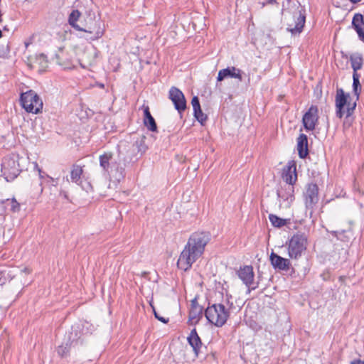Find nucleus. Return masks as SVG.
I'll return each instance as SVG.
<instances>
[{
    "instance_id": "obj_13",
    "label": "nucleus",
    "mask_w": 364,
    "mask_h": 364,
    "mask_svg": "<svg viewBox=\"0 0 364 364\" xmlns=\"http://www.w3.org/2000/svg\"><path fill=\"white\" fill-rule=\"evenodd\" d=\"M169 99L173 103L175 109L181 114L186 109V100L183 93L178 88L172 87L169 90Z\"/></svg>"
},
{
    "instance_id": "obj_25",
    "label": "nucleus",
    "mask_w": 364,
    "mask_h": 364,
    "mask_svg": "<svg viewBox=\"0 0 364 364\" xmlns=\"http://www.w3.org/2000/svg\"><path fill=\"white\" fill-rule=\"evenodd\" d=\"M294 191L293 186L288 185L287 187L285 188L284 192L282 191H279L277 192V196L279 198L283 199L284 200L291 203L294 200Z\"/></svg>"
},
{
    "instance_id": "obj_19",
    "label": "nucleus",
    "mask_w": 364,
    "mask_h": 364,
    "mask_svg": "<svg viewBox=\"0 0 364 364\" xmlns=\"http://www.w3.org/2000/svg\"><path fill=\"white\" fill-rule=\"evenodd\" d=\"M352 26L357 33L360 40H364V17L360 14H355L352 19Z\"/></svg>"
},
{
    "instance_id": "obj_26",
    "label": "nucleus",
    "mask_w": 364,
    "mask_h": 364,
    "mask_svg": "<svg viewBox=\"0 0 364 364\" xmlns=\"http://www.w3.org/2000/svg\"><path fill=\"white\" fill-rule=\"evenodd\" d=\"M83 170L82 168L78 165H73V168L70 172V178L71 181L73 183H75L80 185L81 181V176L82 174Z\"/></svg>"
},
{
    "instance_id": "obj_38",
    "label": "nucleus",
    "mask_w": 364,
    "mask_h": 364,
    "mask_svg": "<svg viewBox=\"0 0 364 364\" xmlns=\"http://www.w3.org/2000/svg\"><path fill=\"white\" fill-rule=\"evenodd\" d=\"M277 0H267V2L263 3L262 6H264L267 4H277Z\"/></svg>"
},
{
    "instance_id": "obj_8",
    "label": "nucleus",
    "mask_w": 364,
    "mask_h": 364,
    "mask_svg": "<svg viewBox=\"0 0 364 364\" xmlns=\"http://www.w3.org/2000/svg\"><path fill=\"white\" fill-rule=\"evenodd\" d=\"M289 19L287 23V31L291 35L300 34L304 28L306 22V16L300 10H296L293 12H288Z\"/></svg>"
},
{
    "instance_id": "obj_30",
    "label": "nucleus",
    "mask_w": 364,
    "mask_h": 364,
    "mask_svg": "<svg viewBox=\"0 0 364 364\" xmlns=\"http://www.w3.org/2000/svg\"><path fill=\"white\" fill-rule=\"evenodd\" d=\"M193 114L196 119L201 124H203L206 120H207V115L205 114L203 112L201 108H199V110L197 109H193Z\"/></svg>"
},
{
    "instance_id": "obj_34",
    "label": "nucleus",
    "mask_w": 364,
    "mask_h": 364,
    "mask_svg": "<svg viewBox=\"0 0 364 364\" xmlns=\"http://www.w3.org/2000/svg\"><path fill=\"white\" fill-rule=\"evenodd\" d=\"M191 105L193 106V109H198L199 110V108L200 107V105L199 99L197 96H194L192 98Z\"/></svg>"
},
{
    "instance_id": "obj_29",
    "label": "nucleus",
    "mask_w": 364,
    "mask_h": 364,
    "mask_svg": "<svg viewBox=\"0 0 364 364\" xmlns=\"http://www.w3.org/2000/svg\"><path fill=\"white\" fill-rule=\"evenodd\" d=\"M36 63L39 65L41 71H44L48 67V60L46 55L41 53L36 57Z\"/></svg>"
},
{
    "instance_id": "obj_11",
    "label": "nucleus",
    "mask_w": 364,
    "mask_h": 364,
    "mask_svg": "<svg viewBox=\"0 0 364 364\" xmlns=\"http://www.w3.org/2000/svg\"><path fill=\"white\" fill-rule=\"evenodd\" d=\"M318 121V109L316 105H311L304 114L302 123L307 131H313Z\"/></svg>"
},
{
    "instance_id": "obj_12",
    "label": "nucleus",
    "mask_w": 364,
    "mask_h": 364,
    "mask_svg": "<svg viewBox=\"0 0 364 364\" xmlns=\"http://www.w3.org/2000/svg\"><path fill=\"white\" fill-rule=\"evenodd\" d=\"M305 205L309 210H313L318 201V188L316 183H309L304 193Z\"/></svg>"
},
{
    "instance_id": "obj_35",
    "label": "nucleus",
    "mask_w": 364,
    "mask_h": 364,
    "mask_svg": "<svg viewBox=\"0 0 364 364\" xmlns=\"http://www.w3.org/2000/svg\"><path fill=\"white\" fill-rule=\"evenodd\" d=\"M154 313L155 318H157L159 321H161L164 323H167L168 322V318H166L163 316H159L156 313V311H155L154 309Z\"/></svg>"
},
{
    "instance_id": "obj_7",
    "label": "nucleus",
    "mask_w": 364,
    "mask_h": 364,
    "mask_svg": "<svg viewBox=\"0 0 364 364\" xmlns=\"http://www.w3.org/2000/svg\"><path fill=\"white\" fill-rule=\"evenodd\" d=\"M18 159V156L12 154L6 156L2 160L1 173L7 181L15 179L21 172Z\"/></svg>"
},
{
    "instance_id": "obj_6",
    "label": "nucleus",
    "mask_w": 364,
    "mask_h": 364,
    "mask_svg": "<svg viewBox=\"0 0 364 364\" xmlns=\"http://www.w3.org/2000/svg\"><path fill=\"white\" fill-rule=\"evenodd\" d=\"M350 98V95L345 94L343 89H338L337 90L336 95V115L339 119H341L343 117L344 114V107L346 106V119L350 117L355 107H356V100L350 103V102L348 101V99Z\"/></svg>"
},
{
    "instance_id": "obj_39",
    "label": "nucleus",
    "mask_w": 364,
    "mask_h": 364,
    "mask_svg": "<svg viewBox=\"0 0 364 364\" xmlns=\"http://www.w3.org/2000/svg\"><path fill=\"white\" fill-rule=\"evenodd\" d=\"M350 364H364V361L360 359H355L351 361Z\"/></svg>"
},
{
    "instance_id": "obj_23",
    "label": "nucleus",
    "mask_w": 364,
    "mask_h": 364,
    "mask_svg": "<svg viewBox=\"0 0 364 364\" xmlns=\"http://www.w3.org/2000/svg\"><path fill=\"white\" fill-rule=\"evenodd\" d=\"M350 62L353 70V73H358V70H360L363 65V55L359 53H354L350 55Z\"/></svg>"
},
{
    "instance_id": "obj_18",
    "label": "nucleus",
    "mask_w": 364,
    "mask_h": 364,
    "mask_svg": "<svg viewBox=\"0 0 364 364\" xmlns=\"http://www.w3.org/2000/svg\"><path fill=\"white\" fill-rule=\"evenodd\" d=\"M187 341L188 344L192 347L195 356L198 358L203 343L196 328L191 330L189 336L187 337Z\"/></svg>"
},
{
    "instance_id": "obj_40",
    "label": "nucleus",
    "mask_w": 364,
    "mask_h": 364,
    "mask_svg": "<svg viewBox=\"0 0 364 364\" xmlns=\"http://www.w3.org/2000/svg\"><path fill=\"white\" fill-rule=\"evenodd\" d=\"M352 3H358L359 1H360L361 0H350Z\"/></svg>"
},
{
    "instance_id": "obj_16",
    "label": "nucleus",
    "mask_w": 364,
    "mask_h": 364,
    "mask_svg": "<svg viewBox=\"0 0 364 364\" xmlns=\"http://www.w3.org/2000/svg\"><path fill=\"white\" fill-rule=\"evenodd\" d=\"M191 307L188 314V321L191 324L196 325L203 317V308L200 306L195 298L191 301Z\"/></svg>"
},
{
    "instance_id": "obj_32",
    "label": "nucleus",
    "mask_w": 364,
    "mask_h": 364,
    "mask_svg": "<svg viewBox=\"0 0 364 364\" xmlns=\"http://www.w3.org/2000/svg\"><path fill=\"white\" fill-rule=\"evenodd\" d=\"M331 233L332 234L333 236H334L338 240H340L341 241H348L349 240V237L346 235V230H343L341 231H331Z\"/></svg>"
},
{
    "instance_id": "obj_1",
    "label": "nucleus",
    "mask_w": 364,
    "mask_h": 364,
    "mask_svg": "<svg viewBox=\"0 0 364 364\" xmlns=\"http://www.w3.org/2000/svg\"><path fill=\"white\" fill-rule=\"evenodd\" d=\"M210 240V234L208 232H196L191 234L178 259V269L185 272L189 270L193 264L202 256Z\"/></svg>"
},
{
    "instance_id": "obj_9",
    "label": "nucleus",
    "mask_w": 364,
    "mask_h": 364,
    "mask_svg": "<svg viewBox=\"0 0 364 364\" xmlns=\"http://www.w3.org/2000/svg\"><path fill=\"white\" fill-rule=\"evenodd\" d=\"M237 274L243 284L248 288V293L258 288L259 282L255 281V272L252 266L245 265L240 267L237 272Z\"/></svg>"
},
{
    "instance_id": "obj_37",
    "label": "nucleus",
    "mask_w": 364,
    "mask_h": 364,
    "mask_svg": "<svg viewBox=\"0 0 364 364\" xmlns=\"http://www.w3.org/2000/svg\"><path fill=\"white\" fill-rule=\"evenodd\" d=\"M36 166V169H37V170H38V171L39 177H40L41 178H44V175H45V173H44L41 171V169L38 167V164H36V166Z\"/></svg>"
},
{
    "instance_id": "obj_21",
    "label": "nucleus",
    "mask_w": 364,
    "mask_h": 364,
    "mask_svg": "<svg viewBox=\"0 0 364 364\" xmlns=\"http://www.w3.org/2000/svg\"><path fill=\"white\" fill-rule=\"evenodd\" d=\"M144 124L146 128L153 132H157V125L154 118L152 117L149 106L143 105Z\"/></svg>"
},
{
    "instance_id": "obj_14",
    "label": "nucleus",
    "mask_w": 364,
    "mask_h": 364,
    "mask_svg": "<svg viewBox=\"0 0 364 364\" xmlns=\"http://www.w3.org/2000/svg\"><path fill=\"white\" fill-rule=\"evenodd\" d=\"M242 73V70L235 66L228 67L219 70L217 80L221 82L225 78H234L237 79L238 82H242L243 80Z\"/></svg>"
},
{
    "instance_id": "obj_5",
    "label": "nucleus",
    "mask_w": 364,
    "mask_h": 364,
    "mask_svg": "<svg viewBox=\"0 0 364 364\" xmlns=\"http://www.w3.org/2000/svg\"><path fill=\"white\" fill-rule=\"evenodd\" d=\"M20 102L22 107L27 112L38 114L43 109V101L37 93L31 90L21 95Z\"/></svg>"
},
{
    "instance_id": "obj_27",
    "label": "nucleus",
    "mask_w": 364,
    "mask_h": 364,
    "mask_svg": "<svg viewBox=\"0 0 364 364\" xmlns=\"http://www.w3.org/2000/svg\"><path fill=\"white\" fill-rule=\"evenodd\" d=\"M359 79L360 75L358 73H353V90L356 97V100H358L361 91V85Z\"/></svg>"
},
{
    "instance_id": "obj_22",
    "label": "nucleus",
    "mask_w": 364,
    "mask_h": 364,
    "mask_svg": "<svg viewBox=\"0 0 364 364\" xmlns=\"http://www.w3.org/2000/svg\"><path fill=\"white\" fill-rule=\"evenodd\" d=\"M73 333H70L72 335ZM79 339L75 340L74 338L72 339L71 336H69V341L65 343H63L62 345L59 346L57 348V353L59 356L64 358L67 357L69 355L71 346L75 343L77 344L79 343Z\"/></svg>"
},
{
    "instance_id": "obj_31",
    "label": "nucleus",
    "mask_w": 364,
    "mask_h": 364,
    "mask_svg": "<svg viewBox=\"0 0 364 364\" xmlns=\"http://www.w3.org/2000/svg\"><path fill=\"white\" fill-rule=\"evenodd\" d=\"M6 205L10 207L12 212L16 213L20 210V204L15 198L7 199Z\"/></svg>"
},
{
    "instance_id": "obj_4",
    "label": "nucleus",
    "mask_w": 364,
    "mask_h": 364,
    "mask_svg": "<svg viewBox=\"0 0 364 364\" xmlns=\"http://www.w3.org/2000/svg\"><path fill=\"white\" fill-rule=\"evenodd\" d=\"M204 314L208 322L217 327L224 326L230 316L229 310L222 304L209 305Z\"/></svg>"
},
{
    "instance_id": "obj_33",
    "label": "nucleus",
    "mask_w": 364,
    "mask_h": 364,
    "mask_svg": "<svg viewBox=\"0 0 364 364\" xmlns=\"http://www.w3.org/2000/svg\"><path fill=\"white\" fill-rule=\"evenodd\" d=\"M133 147H136V149L138 152H140L141 154H143L147 149V146H146L144 140L136 141Z\"/></svg>"
},
{
    "instance_id": "obj_10",
    "label": "nucleus",
    "mask_w": 364,
    "mask_h": 364,
    "mask_svg": "<svg viewBox=\"0 0 364 364\" xmlns=\"http://www.w3.org/2000/svg\"><path fill=\"white\" fill-rule=\"evenodd\" d=\"M80 31L90 34V40L95 41L104 35L105 26L100 19L90 18L89 22H86L85 27H82Z\"/></svg>"
},
{
    "instance_id": "obj_15",
    "label": "nucleus",
    "mask_w": 364,
    "mask_h": 364,
    "mask_svg": "<svg viewBox=\"0 0 364 364\" xmlns=\"http://www.w3.org/2000/svg\"><path fill=\"white\" fill-rule=\"evenodd\" d=\"M282 177L287 185L293 186L296 183L297 173L294 161H289L287 166L284 167Z\"/></svg>"
},
{
    "instance_id": "obj_20",
    "label": "nucleus",
    "mask_w": 364,
    "mask_h": 364,
    "mask_svg": "<svg viewBox=\"0 0 364 364\" xmlns=\"http://www.w3.org/2000/svg\"><path fill=\"white\" fill-rule=\"evenodd\" d=\"M297 151L301 159H305L309 154L308 138L304 134H299L297 138Z\"/></svg>"
},
{
    "instance_id": "obj_28",
    "label": "nucleus",
    "mask_w": 364,
    "mask_h": 364,
    "mask_svg": "<svg viewBox=\"0 0 364 364\" xmlns=\"http://www.w3.org/2000/svg\"><path fill=\"white\" fill-rule=\"evenodd\" d=\"M269 219L272 225L276 228H281L287 224L286 220L281 218L274 214H269Z\"/></svg>"
},
{
    "instance_id": "obj_17",
    "label": "nucleus",
    "mask_w": 364,
    "mask_h": 364,
    "mask_svg": "<svg viewBox=\"0 0 364 364\" xmlns=\"http://www.w3.org/2000/svg\"><path fill=\"white\" fill-rule=\"evenodd\" d=\"M271 264L275 269L288 271L291 267L289 259L284 258L272 252L269 257Z\"/></svg>"
},
{
    "instance_id": "obj_36",
    "label": "nucleus",
    "mask_w": 364,
    "mask_h": 364,
    "mask_svg": "<svg viewBox=\"0 0 364 364\" xmlns=\"http://www.w3.org/2000/svg\"><path fill=\"white\" fill-rule=\"evenodd\" d=\"M46 177L48 178V180H49V181H48V182H49L51 185H53V186H57V180H58V179H55V178H52V177H50V176H48V175H46Z\"/></svg>"
},
{
    "instance_id": "obj_3",
    "label": "nucleus",
    "mask_w": 364,
    "mask_h": 364,
    "mask_svg": "<svg viewBox=\"0 0 364 364\" xmlns=\"http://www.w3.org/2000/svg\"><path fill=\"white\" fill-rule=\"evenodd\" d=\"M308 245V237L305 233L294 234L287 242L288 255L291 259H299L306 252Z\"/></svg>"
},
{
    "instance_id": "obj_2",
    "label": "nucleus",
    "mask_w": 364,
    "mask_h": 364,
    "mask_svg": "<svg viewBox=\"0 0 364 364\" xmlns=\"http://www.w3.org/2000/svg\"><path fill=\"white\" fill-rule=\"evenodd\" d=\"M100 166L102 168L104 175L109 176L114 181L119 183L125 177V168L120 162L113 159L112 152H105L99 157Z\"/></svg>"
},
{
    "instance_id": "obj_24",
    "label": "nucleus",
    "mask_w": 364,
    "mask_h": 364,
    "mask_svg": "<svg viewBox=\"0 0 364 364\" xmlns=\"http://www.w3.org/2000/svg\"><path fill=\"white\" fill-rule=\"evenodd\" d=\"M81 16V13L77 9H73L68 16V23L76 31H81L82 27L80 26L77 22Z\"/></svg>"
}]
</instances>
